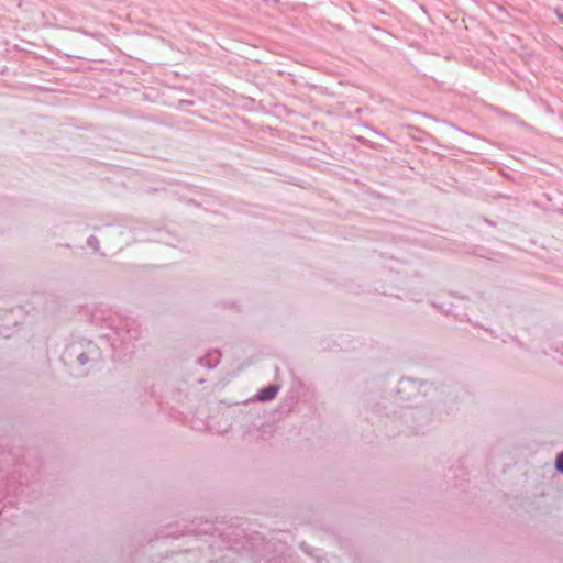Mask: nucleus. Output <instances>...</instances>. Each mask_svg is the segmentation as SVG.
I'll list each match as a JSON object with an SVG mask.
<instances>
[{"instance_id": "nucleus-1", "label": "nucleus", "mask_w": 563, "mask_h": 563, "mask_svg": "<svg viewBox=\"0 0 563 563\" xmlns=\"http://www.w3.org/2000/svg\"><path fill=\"white\" fill-rule=\"evenodd\" d=\"M278 391L277 386H268L266 388H263L258 394V399L261 401H266L273 399Z\"/></svg>"}, {"instance_id": "nucleus-2", "label": "nucleus", "mask_w": 563, "mask_h": 563, "mask_svg": "<svg viewBox=\"0 0 563 563\" xmlns=\"http://www.w3.org/2000/svg\"><path fill=\"white\" fill-rule=\"evenodd\" d=\"M556 468L563 472V454H560L556 459Z\"/></svg>"}]
</instances>
